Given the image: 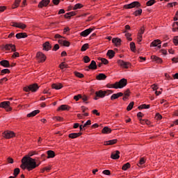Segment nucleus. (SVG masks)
Masks as SVG:
<instances>
[{"mask_svg": "<svg viewBox=\"0 0 178 178\" xmlns=\"http://www.w3.org/2000/svg\"><path fill=\"white\" fill-rule=\"evenodd\" d=\"M41 165V161H35V159H33L31 157L24 156L22 159V165L20 168L23 169V170H33V169H35V168H38V165Z\"/></svg>", "mask_w": 178, "mask_h": 178, "instance_id": "1", "label": "nucleus"}, {"mask_svg": "<svg viewBox=\"0 0 178 178\" xmlns=\"http://www.w3.org/2000/svg\"><path fill=\"white\" fill-rule=\"evenodd\" d=\"M113 92V91L111 90H99L95 92V97L94 98V99H95V101H97L98 99V98H104L105 95H109L110 94H112Z\"/></svg>", "mask_w": 178, "mask_h": 178, "instance_id": "2", "label": "nucleus"}, {"mask_svg": "<svg viewBox=\"0 0 178 178\" xmlns=\"http://www.w3.org/2000/svg\"><path fill=\"white\" fill-rule=\"evenodd\" d=\"M40 88L38 84L33 83L29 86H26L24 88V91L26 92H29V91H31L32 92H36V91Z\"/></svg>", "mask_w": 178, "mask_h": 178, "instance_id": "3", "label": "nucleus"}, {"mask_svg": "<svg viewBox=\"0 0 178 178\" xmlns=\"http://www.w3.org/2000/svg\"><path fill=\"white\" fill-rule=\"evenodd\" d=\"M115 89L123 88L127 86V79L123 78L118 82H115Z\"/></svg>", "mask_w": 178, "mask_h": 178, "instance_id": "4", "label": "nucleus"}, {"mask_svg": "<svg viewBox=\"0 0 178 178\" xmlns=\"http://www.w3.org/2000/svg\"><path fill=\"white\" fill-rule=\"evenodd\" d=\"M0 108H3L7 112H10L12 111V107H10V102H3L0 103Z\"/></svg>", "mask_w": 178, "mask_h": 178, "instance_id": "5", "label": "nucleus"}, {"mask_svg": "<svg viewBox=\"0 0 178 178\" xmlns=\"http://www.w3.org/2000/svg\"><path fill=\"white\" fill-rule=\"evenodd\" d=\"M136 6L137 8H138L139 6H140V2L138 1H134L129 4H126L124 6V8L125 9H133V8H136Z\"/></svg>", "mask_w": 178, "mask_h": 178, "instance_id": "6", "label": "nucleus"}, {"mask_svg": "<svg viewBox=\"0 0 178 178\" xmlns=\"http://www.w3.org/2000/svg\"><path fill=\"white\" fill-rule=\"evenodd\" d=\"M118 63L119 66L123 67V69H129V67H130V66H131L130 63L125 62L122 60H118Z\"/></svg>", "mask_w": 178, "mask_h": 178, "instance_id": "7", "label": "nucleus"}, {"mask_svg": "<svg viewBox=\"0 0 178 178\" xmlns=\"http://www.w3.org/2000/svg\"><path fill=\"white\" fill-rule=\"evenodd\" d=\"M4 138H13L15 137V132L12 131H6L3 133Z\"/></svg>", "mask_w": 178, "mask_h": 178, "instance_id": "8", "label": "nucleus"}, {"mask_svg": "<svg viewBox=\"0 0 178 178\" xmlns=\"http://www.w3.org/2000/svg\"><path fill=\"white\" fill-rule=\"evenodd\" d=\"M92 31H94V29L89 28V29L82 31L80 33V35H81V37H87L88 35H90V34H91V33H92Z\"/></svg>", "mask_w": 178, "mask_h": 178, "instance_id": "9", "label": "nucleus"}, {"mask_svg": "<svg viewBox=\"0 0 178 178\" xmlns=\"http://www.w3.org/2000/svg\"><path fill=\"white\" fill-rule=\"evenodd\" d=\"M36 58L38 62H45V59H47V57L45 56V55L41 52H38L36 54Z\"/></svg>", "mask_w": 178, "mask_h": 178, "instance_id": "10", "label": "nucleus"}, {"mask_svg": "<svg viewBox=\"0 0 178 178\" xmlns=\"http://www.w3.org/2000/svg\"><path fill=\"white\" fill-rule=\"evenodd\" d=\"M6 51H12V52H16V46L12 44H7L4 46Z\"/></svg>", "mask_w": 178, "mask_h": 178, "instance_id": "11", "label": "nucleus"}, {"mask_svg": "<svg viewBox=\"0 0 178 178\" xmlns=\"http://www.w3.org/2000/svg\"><path fill=\"white\" fill-rule=\"evenodd\" d=\"M50 2V0H42L38 4V8H44V6H48Z\"/></svg>", "mask_w": 178, "mask_h": 178, "instance_id": "12", "label": "nucleus"}, {"mask_svg": "<svg viewBox=\"0 0 178 178\" xmlns=\"http://www.w3.org/2000/svg\"><path fill=\"white\" fill-rule=\"evenodd\" d=\"M120 152L119 150H117L111 154V158L112 159H119L120 158Z\"/></svg>", "mask_w": 178, "mask_h": 178, "instance_id": "13", "label": "nucleus"}, {"mask_svg": "<svg viewBox=\"0 0 178 178\" xmlns=\"http://www.w3.org/2000/svg\"><path fill=\"white\" fill-rule=\"evenodd\" d=\"M112 42L115 47H119L122 42V40L119 38H114L112 39Z\"/></svg>", "mask_w": 178, "mask_h": 178, "instance_id": "14", "label": "nucleus"}, {"mask_svg": "<svg viewBox=\"0 0 178 178\" xmlns=\"http://www.w3.org/2000/svg\"><path fill=\"white\" fill-rule=\"evenodd\" d=\"M58 44L63 45L64 47H70V42L63 39L58 40Z\"/></svg>", "mask_w": 178, "mask_h": 178, "instance_id": "15", "label": "nucleus"}, {"mask_svg": "<svg viewBox=\"0 0 178 178\" xmlns=\"http://www.w3.org/2000/svg\"><path fill=\"white\" fill-rule=\"evenodd\" d=\"M1 66H3V67H10V63H9V61L8 60H3L0 61Z\"/></svg>", "mask_w": 178, "mask_h": 178, "instance_id": "16", "label": "nucleus"}, {"mask_svg": "<svg viewBox=\"0 0 178 178\" xmlns=\"http://www.w3.org/2000/svg\"><path fill=\"white\" fill-rule=\"evenodd\" d=\"M52 49V45L49 43V42H46L43 44V49L44 51H49V49Z\"/></svg>", "mask_w": 178, "mask_h": 178, "instance_id": "17", "label": "nucleus"}, {"mask_svg": "<svg viewBox=\"0 0 178 178\" xmlns=\"http://www.w3.org/2000/svg\"><path fill=\"white\" fill-rule=\"evenodd\" d=\"M81 134H83L81 132L79 133H72L70 134L68 137L70 138H77V137H80V136H81Z\"/></svg>", "mask_w": 178, "mask_h": 178, "instance_id": "18", "label": "nucleus"}, {"mask_svg": "<svg viewBox=\"0 0 178 178\" xmlns=\"http://www.w3.org/2000/svg\"><path fill=\"white\" fill-rule=\"evenodd\" d=\"M15 37H16V38H17V40H20V38H26L27 33H19L16 34Z\"/></svg>", "mask_w": 178, "mask_h": 178, "instance_id": "19", "label": "nucleus"}, {"mask_svg": "<svg viewBox=\"0 0 178 178\" xmlns=\"http://www.w3.org/2000/svg\"><path fill=\"white\" fill-rule=\"evenodd\" d=\"M118 143V139H113L108 141L104 142L105 145H113V144H116Z\"/></svg>", "mask_w": 178, "mask_h": 178, "instance_id": "20", "label": "nucleus"}, {"mask_svg": "<svg viewBox=\"0 0 178 178\" xmlns=\"http://www.w3.org/2000/svg\"><path fill=\"white\" fill-rule=\"evenodd\" d=\"M161 44H162V42H161V40H154L151 44L150 47H158V45H161Z\"/></svg>", "mask_w": 178, "mask_h": 178, "instance_id": "21", "label": "nucleus"}, {"mask_svg": "<svg viewBox=\"0 0 178 178\" xmlns=\"http://www.w3.org/2000/svg\"><path fill=\"white\" fill-rule=\"evenodd\" d=\"M151 59L154 60V62H156V63H162V58L156 56H152Z\"/></svg>", "mask_w": 178, "mask_h": 178, "instance_id": "22", "label": "nucleus"}, {"mask_svg": "<svg viewBox=\"0 0 178 178\" xmlns=\"http://www.w3.org/2000/svg\"><path fill=\"white\" fill-rule=\"evenodd\" d=\"M38 113H40V110H35L27 114V118H34V116H35V115H38Z\"/></svg>", "mask_w": 178, "mask_h": 178, "instance_id": "23", "label": "nucleus"}, {"mask_svg": "<svg viewBox=\"0 0 178 178\" xmlns=\"http://www.w3.org/2000/svg\"><path fill=\"white\" fill-rule=\"evenodd\" d=\"M69 109H70L69 106L63 104L58 107V111H69Z\"/></svg>", "mask_w": 178, "mask_h": 178, "instance_id": "24", "label": "nucleus"}, {"mask_svg": "<svg viewBox=\"0 0 178 178\" xmlns=\"http://www.w3.org/2000/svg\"><path fill=\"white\" fill-rule=\"evenodd\" d=\"M88 69H91L92 70H95L97 69V63L95 60H92L90 64L88 66Z\"/></svg>", "mask_w": 178, "mask_h": 178, "instance_id": "25", "label": "nucleus"}, {"mask_svg": "<svg viewBox=\"0 0 178 178\" xmlns=\"http://www.w3.org/2000/svg\"><path fill=\"white\" fill-rule=\"evenodd\" d=\"M51 87L55 90H60V88H63V86L60 83H53Z\"/></svg>", "mask_w": 178, "mask_h": 178, "instance_id": "26", "label": "nucleus"}, {"mask_svg": "<svg viewBox=\"0 0 178 178\" xmlns=\"http://www.w3.org/2000/svg\"><path fill=\"white\" fill-rule=\"evenodd\" d=\"M111 131L112 129H111L108 127H105L104 128H103L102 133H103V134H109V133H111Z\"/></svg>", "mask_w": 178, "mask_h": 178, "instance_id": "27", "label": "nucleus"}, {"mask_svg": "<svg viewBox=\"0 0 178 178\" xmlns=\"http://www.w3.org/2000/svg\"><path fill=\"white\" fill-rule=\"evenodd\" d=\"M20 173V169L19 168H15L14 170V177L13 176H10L9 177V178H16L17 177V175Z\"/></svg>", "mask_w": 178, "mask_h": 178, "instance_id": "28", "label": "nucleus"}, {"mask_svg": "<svg viewBox=\"0 0 178 178\" xmlns=\"http://www.w3.org/2000/svg\"><path fill=\"white\" fill-rule=\"evenodd\" d=\"M106 55L108 56L109 59H112V58L115 56V51L113 50H108Z\"/></svg>", "mask_w": 178, "mask_h": 178, "instance_id": "29", "label": "nucleus"}, {"mask_svg": "<svg viewBox=\"0 0 178 178\" xmlns=\"http://www.w3.org/2000/svg\"><path fill=\"white\" fill-rule=\"evenodd\" d=\"M47 158H55V152L52 150H48L47 152Z\"/></svg>", "mask_w": 178, "mask_h": 178, "instance_id": "30", "label": "nucleus"}, {"mask_svg": "<svg viewBox=\"0 0 178 178\" xmlns=\"http://www.w3.org/2000/svg\"><path fill=\"white\" fill-rule=\"evenodd\" d=\"M105 79H106V75H105L104 74H99L97 76V80H105Z\"/></svg>", "mask_w": 178, "mask_h": 178, "instance_id": "31", "label": "nucleus"}, {"mask_svg": "<svg viewBox=\"0 0 178 178\" xmlns=\"http://www.w3.org/2000/svg\"><path fill=\"white\" fill-rule=\"evenodd\" d=\"M10 73V70L9 69H3L1 71V76H3V74H9Z\"/></svg>", "mask_w": 178, "mask_h": 178, "instance_id": "32", "label": "nucleus"}, {"mask_svg": "<svg viewBox=\"0 0 178 178\" xmlns=\"http://www.w3.org/2000/svg\"><path fill=\"white\" fill-rule=\"evenodd\" d=\"M145 158L142 157L140 159L139 163L137 164L138 166H141V165H144L145 163Z\"/></svg>", "mask_w": 178, "mask_h": 178, "instance_id": "33", "label": "nucleus"}, {"mask_svg": "<svg viewBox=\"0 0 178 178\" xmlns=\"http://www.w3.org/2000/svg\"><path fill=\"white\" fill-rule=\"evenodd\" d=\"M88 47H89L88 43L84 44L82 46V47H81V51L82 52H84L85 51H87V49H88Z\"/></svg>", "mask_w": 178, "mask_h": 178, "instance_id": "34", "label": "nucleus"}, {"mask_svg": "<svg viewBox=\"0 0 178 178\" xmlns=\"http://www.w3.org/2000/svg\"><path fill=\"white\" fill-rule=\"evenodd\" d=\"M133 106H134V102H131L127 107V111H131L133 109Z\"/></svg>", "mask_w": 178, "mask_h": 178, "instance_id": "35", "label": "nucleus"}, {"mask_svg": "<svg viewBox=\"0 0 178 178\" xmlns=\"http://www.w3.org/2000/svg\"><path fill=\"white\" fill-rule=\"evenodd\" d=\"M172 31H178V22H174L172 25Z\"/></svg>", "mask_w": 178, "mask_h": 178, "instance_id": "36", "label": "nucleus"}, {"mask_svg": "<svg viewBox=\"0 0 178 178\" xmlns=\"http://www.w3.org/2000/svg\"><path fill=\"white\" fill-rule=\"evenodd\" d=\"M130 168V163H127L123 165L122 169V170H127Z\"/></svg>", "mask_w": 178, "mask_h": 178, "instance_id": "37", "label": "nucleus"}, {"mask_svg": "<svg viewBox=\"0 0 178 178\" xmlns=\"http://www.w3.org/2000/svg\"><path fill=\"white\" fill-rule=\"evenodd\" d=\"M83 8V5L81 3H76L74 8L73 10H76V9H81Z\"/></svg>", "mask_w": 178, "mask_h": 178, "instance_id": "38", "label": "nucleus"}, {"mask_svg": "<svg viewBox=\"0 0 178 178\" xmlns=\"http://www.w3.org/2000/svg\"><path fill=\"white\" fill-rule=\"evenodd\" d=\"M26 24L22 23V22H18V29H22V30H24L26 29Z\"/></svg>", "mask_w": 178, "mask_h": 178, "instance_id": "39", "label": "nucleus"}, {"mask_svg": "<svg viewBox=\"0 0 178 178\" xmlns=\"http://www.w3.org/2000/svg\"><path fill=\"white\" fill-rule=\"evenodd\" d=\"M156 1L155 0H149L146 3L147 6H152Z\"/></svg>", "mask_w": 178, "mask_h": 178, "instance_id": "40", "label": "nucleus"}, {"mask_svg": "<svg viewBox=\"0 0 178 178\" xmlns=\"http://www.w3.org/2000/svg\"><path fill=\"white\" fill-rule=\"evenodd\" d=\"M143 13V10L142 9H139V10H136L134 13V15L135 16H138V15H141Z\"/></svg>", "mask_w": 178, "mask_h": 178, "instance_id": "41", "label": "nucleus"}, {"mask_svg": "<svg viewBox=\"0 0 178 178\" xmlns=\"http://www.w3.org/2000/svg\"><path fill=\"white\" fill-rule=\"evenodd\" d=\"M74 74L76 77H79V79H83V77H84V75L80 72H75Z\"/></svg>", "mask_w": 178, "mask_h": 178, "instance_id": "42", "label": "nucleus"}, {"mask_svg": "<svg viewBox=\"0 0 178 178\" xmlns=\"http://www.w3.org/2000/svg\"><path fill=\"white\" fill-rule=\"evenodd\" d=\"M53 120H57L58 122H63V118L62 117H54Z\"/></svg>", "mask_w": 178, "mask_h": 178, "instance_id": "43", "label": "nucleus"}, {"mask_svg": "<svg viewBox=\"0 0 178 178\" xmlns=\"http://www.w3.org/2000/svg\"><path fill=\"white\" fill-rule=\"evenodd\" d=\"M90 60H91V59L90 58V57H88V56H85L83 57V62L85 63H88V62H90Z\"/></svg>", "mask_w": 178, "mask_h": 178, "instance_id": "44", "label": "nucleus"}, {"mask_svg": "<svg viewBox=\"0 0 178 178\" xmlns=\"http://www.w3.org/2000/svg\"><path fill=\"white\" fill-rule=\"evenodd\" d=\"M81 98H83V96L81 95H77L74 97V99H75V101H79Z\"/></svg>", "mask_w": 178, "mask_h": 178, "instance_id": "45", "label": "nucleus"}, {"mask_svg": "<svg viewBox=\"0 0 178 178\" xmlns=\"http://www.w3.org/2000/svg\"><path fill=\"white\" fill-rule=\"evenodd\" d=\"M118 94L117 93H115V94H113L111 97V101H113V99H118Z\"/></svg>", "mask_w": 178, "mask_h": 178, "instance_id": "46", "label": "nucleus"}, {"mask_svg": "<svg viewBox=\"0 0 178 178\" xmlns=\"http://www.w3.org/2000/svg\"><path fill=\"white\" fill-rule=\"evenodd\" d=\"M130 48L131 51H134L136 49V44L134 42L130 43Z\"/></svg>", "mask_w": 178, "mask_h": 178, "instance_id": "47", "label": "nucleus"}, {"mask_svg": "<svg viewBox=\"0 0 178 178\" xmlns=\"http://www.w3.org/2000/svg\"><path fill=\"white\" fill-rule=\"evenodd\" d=\"M103 175H106V176H109L111 175V170H104L103 172H102Z\"/></svg>", "mask_w": 178, "mask_h": 178, "instance_id": "48", "label": "nucleus"}, {"mask_svg": "<svg viewBox=\"0 0 178 178\" xmlns=\"http://www.w3.org/2000/svg\"><path fill=\"white\" fill-rule=\"evenodd\" d=\"M100 60H101L102 63H104V65H108V60L106 58H101Z\"/></svg>", "mask_w": 178, "mask_h": 178, "instance_id": "49", "label": "nucleus"}, {"mask_svg": "<svg viewBox=\"0 0 178 178\" xmlns=\"http://www.w3.org/2000/svg\"><path fill=\"white\" fill-rule=\"evenodd\" d=\"M140 123L142 124H144V123H146V124H149V121H148V120H142V119H140Z\"/></svg>", "mask_w": 178, "mask_h": 178, "instance_id": "50", "label": "nucleus"}, {"mask_svg": "<svg viewBox=\"0 0 178 178\" xmlns=\"http://www.w3.org/2000/svg\"><path fill=\"white\" fill-rule=\"evenodd\" d=\"M175 45H178V36H175L173 39Z\"/></svg>", "mask_w": 178, "mask_h": 178, "instance_id": "51", "label": "nucleus"}, {"mask_svg": "<svg viewBox=\"0 0 178 178\" xmlns=\"http://www.w3.org/2000/svg\"><path fill=\"white\" fill-rule=\"evenodd\" d=\"M67 15H69V19L70 17H72V16H76V11H72V12H70V13H67Z\"/></svg>", "mask_w": 178, "mask_h": 178, "instance_id": "52", "label": "nucleus"}, {"mask_svg": "<svg viewBox=\"0 0 178 178\" xmlns=\"http://www.w3.org/2000/svg\"><path fill=\"white\" fill-rule=\"evenodd\" d=\"M35 154H37V153L35 152H30L29 153L28 156H27V157L30 158L31 156H33Z\"/></svg>", "mask_w": 178, "mask_h": 178, "instance_id": "53", "label": "nucleus"}, {"mask_svg": "<svg viewBox=\"0 0 178 178\" xmlns=\"http://www.w3.org/2000/svg\"><path fill=\"white\" fill-rule=\"evenodd\" d=\"M91 120H88L83 126V127H87V126H90Z\"/></svg>", "mask_w": 178, "mask_h": 178, "instance_id": "54", "label": "nucleus"}, {"mask_svg": "<svg viewBox=\"0 0 178 178\" xmlns=\"http://www.w3.org/2000/svg\"><path fill=\"white\" fill-rule=\"evenodd\" d=\"M145 30V29L144 28V26H143L142 28H140L139 33L138 34L143 35V33H144Z\"/></svg>", "mask_w": 178, "mask_h": 178, "instance_id": "55", "label": "nucleus"}, {"mask_svg": "<svg viewBox=\"0 0 178 178\" xmlns=\"http://www.w3.org/2000/svg\"><path fill=\"white\" fill-rule=\"evenodd\" d=\"M22 0H15V7H13V8L15 9V8H17V6H19V3H20V1Z\"/></svg>", "mask_w": 178, "mask_h": 178, "instance_id": "56", "label": "nucleus"}, {"mask_svg": "<svg viewBox=\"0 0 178 178\" xmlns=\"http://www.w3.org/2000/svg\"><path fill=\"white\" fill-rule=\"evenodd\" d=\"M60 69H65V67H67V65H66V64H65V63H62L60 65H59Z\"/></svg>", "mask_w": 178, "mask_h": 178, "instance_id": "57", "label": "nucleus"}, {"mask_svg": "<svg viewBox=\"0 0 178 178\" xmlns=\"http://www.w3.org/2000/svg\"><path fill=\"white\" fill-rule=\"evenodd\" d=\"M138 109H147V104H142L140 106H139Z\"/></svg>", "mask_w": 178, "mask_h": 178, "instance_id": "58", "label": "nucleus"}, {"mask_svg": "<svg viewBox=\"0 0 178 178\" xmlns=\"http://www.w3.org/2000/svg\"><path fill=\"white\" fill-rule=\"evenodd\" d=\"M123 94L126 97H129L130 95V90L127 89Z\"/></svg>", "mask_w": 178, "mask_h": 178, "instance_id": "59", "label": "nucleus"}, {"mask_svg": "<svg viewBox=\"0 0 178 178\" xmlns=\"http://www.w3.org/2000/svg\"><path fill=\"white\" fill-rule=\"evenodd\" d=\"M108 88H116V83H115L114 84H110L107 86Z\"/></svg>", "mask_w": 178, "mask_h": 178, "instance_id": "60", "label": "nucleus"}, {"mask_svg": "<svg viewBox=\"0 0 178 178\" xmlns=\"http://www.w3.org/2000/svg\"><path fill=\"white\" fill-rule=\"evenodd\" d=\"M142 40H143V35L138 34V44H140V42H141Z\"/></svg>", "mask_w": 178, "mask_h": 178, "instance_id": "61", "label": "nucleus"}, {"mask_svg": "<svg viewBox=\"0 0 178 178\" xmlns=\"http://www.w3.org/2000/svg\"><path fill=\"white\" fill-rule=\"evenodd\" d=\"M58 49H59V44H56L53 48V51H58Z\"/></svg>", "mask_w": 178, "mask_h": 178, "instance_id": "62", "label": "nucleus"}, {"mask_svg": "<svg viewBox=\"0 0 178 178\" xmlns=\"http://www.w3.org/2000/svg\"><path fill=\"white\" fill-rule=\"evenodd\" d=\"M156 118L158 119L159 120H161V119H162V116L161 115V114L157 113L156 114Z\"/></svg>", "mask_w": 178, "mask_h": 178, "instance_id": "63", "label": "nucleus"}, {"mask_svg": "<svg viewBox=\"0 0 178 178\" xmlns=\"http://www.w3.org/2000/svg\"><path fill=\"white\" fill-rule=\"evenodd\" d=\"M13 58H19V53L15 52L13 55Z\"/></svg>", "mask_w": 178, "mask_h": 178, "instance_id": "64", "label": "nucleus"}]
</instances>
